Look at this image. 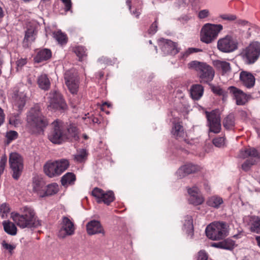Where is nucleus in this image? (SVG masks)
Masks as SVG:
<instances>
[{"mask_svg": "<svg viewBox=\"0 0 260 260\" xmlns=\"http://www.w3.org/2000/svg\"><path fill=\"white\" fill-rule=\"evenodd\" d=\"M27 127L32 133H40L48 125L47 119L42 114L38 104L32 107L27 114Z\"/></svg>", "mask_w": 260, "mask_h": 260, "instance_id": "obj_1", "label": "nucleus"}, {"mask_svg": "<svg viewBox=\"0 0 260 260\" xmlns=\"http://www.w3.org/2000/svg\"><path fill=\"white\" fill-rule=\"evenodd\" d=\"M11 217L14 222L20 228H36L41 225L37 219L34 210L30 207L21 208V213H12Z\"/></svg>", "mask_w": 260, "mask_h": 260, "instance_id": "obj_2", "label": "nucleus"}, {"mask_svg": "<svg viewBox=\"0 0 260 260\" xmlns=\"http://www.w3.org/2000/svg\"><path fill=\"white\" fill-rule=\"evenodd\" d=\"M188 66L189 69L197 72L201 82L207 83L213 80L215 71L213 68L207 63L193 60L190 62Z\"/></svg>", "mask_w": 260, "mask_h": 260, "instance_id": "obj_3", "label": "nucleus"}, {"mask_svg": "<svg viewBox=\"0 0 260 260\" xmlns=\"http://www.w3.org/2000/svg\"><path fill=\"white\" fill-rule=\"evenodd\" d=\"M69 166V162L65 159L55 161H49L44 166V171L46 175L52 178L61 175Z\"/></svg>", "mask_w": 260, "mask_h": 260, "instance_id": "obj_4", "label": "nucleus"}, {"mask_svg": "<svg viewBox=\"0 0 260 260\" xmlns=\"http://www.w3.org/2000/svg\"><path fill=\"white\" fill-rule=\"evenodd\" d=\"M223 29L221 24L206 23L201 30V40L206 44H209L216 40L219 32Z\"/></svg>", "mask_w": 260, "mask_h": 260, "instance_id": "obj_5", "label": "nucleus"}, {"mask_svg": "<svg viewBox=\"0 0 260 260\" xmlns=\"http://www.w3.org/2000/svg\"><path fill=\"white\" fill-rule=\"evenodd\" d=\"M205 232L207 237L213 240L223 239L228 235L226 225L222 222L210 224L206 227Z\"/></svg>", "mask_w": 260, "mask_h": 260, "instance_id": "obj_6", "label": "nucleus"}, {"mask_svg": "<svg viewBox=\"0 0 260 260\" xmlns=\"http://www.w3.org/2000/svg\"><path fill=\"white\" fill-rule=\"evenodd\" d=\"M53 128L48 134L49 140L54 144H59L67 140V134L62 123L56 120L52 123Z\"/></svg>", "mask_w": 260, "mask_h": 260, "instance_id": "obj_7", "label": "nucleus"}, {"mask_svg": "<svg viewBox=\"0 0 260 260\" xmlns=\"http://www.w3.org/2000/svg\"><path fill=\"white\" fill-rule=\"evenodd\" d=\"M64 82L70 92L77 94L79 87V78L77 73L74 69L67 71L64 74Z\"/></svg>", "mask_w": 260, "mask_h": 260, "instance_id": "obj_8", "label": "nucleus"}, {"mask_svg": "<svg viewBox=\"0 0 260 260\" xmlns=\"http://www.w3.org/2000/svg\"><path fill=\"white\" fill-rule=\"evenodd\" d=\"M238 44L237 41L232 36L227 35L218 40L217 47L220 52L231 53L238 49Z\"/></svg>", "mask_w": 260, "mask_h": 260, "instance_id": "obj_9", "label": "nucleus"}, {"mask_svg": "<svg viewBox=\"0 0 260 260\" xmlns=\"http://www.w3.org/2000/svg\"><path fill=\"white\" fill-rule=\"evenodd\" d=\"M9 164L13 171V177L15 179H18L22 171L23 159L20 154L16 152L10 153L9 156Z\"/></svg>", "mask_w": 260, "mask_h": 260, "instance_id": "obj_10", "label": "nucleus"}, {"mask_svg": "<svg viewBox=\"0 0 260 260\" xmlns=\"http://www.w3.org/2000/svg\"><path fill=\"white\" fill-rule=\"evenodd\" d=\"M27 100L24 92L15 91L11 94V102L14 110L21 113L23 110Z\"/></svg>", "mask_w": 260, "mask_h": 260, "instance_id": "obj_11", "label": "nucleus"}, {"mask_svg": "<svg viewBox=\"0 0 260 260\" xmlns=\"http://www.w3.org/2000/svg\"><path fill=\"white\" fill-rule=\"evenodd\" d=\"M48 99L49 102L48 107L51 110H64L66 108V105L62 95L58 91H51L49 93Z\"/></svg>", "mask_w": 260, "mask_h": 260, "instance_id": "obj_12", "label": "nucleus"}, {"mask_svg": "<svg viewBox=\"0 0 260 260\" xmlns=\"http://www.w3.org/2000/svg\"><path fill=\"white\" fill-rule=\"evenodd\" d=\"M245 56L247 58V63H254L260 56V43L253 42L245 50Z\"/></svg>", "mask_w": 260, "mask_h": 260, "instance_id": "obj_13", "label": "nucleus"}, {"mask_svg": "<svg viewBox=\"0 0 260 260\" xmlns=\"http://www.w3.org/2000/svg\"><path fill=\"white\" fill-rule=\"evenodd\" d=\"M206 113L210 132L215 134L219 133L221 129V123L218 112L212 111L211 112H206Z\"/></svg>", "mask_w": 260, "mask_h": 260, "instance_id": "obj_14", "label": "nucleus"}, {"mask_svg": "<svg viewBox=\"0 0 260 260\" xmlns=\"http://www.w3.org/2000/svg\"><path fill=\"white\" fill-rule=\"evenodd\" d=\"M188 202L190 204L198 206L204 202V198L201 193L200 189L196 186L187 187Z\"/></svg>", "mask_w": 260, "mask_h": 260, "instance_id": "obj_15", "label": "nucleus"}, {"mask_svg": "<svg viewBox=\"0 0 260 260\" xmlns=\"http://www.w3.org/2000/svg\"><path fill=\"white\" fill-rule=\"evenodd\" d=\"M92 194L96 199L98 203L103 202L107 205H109L114 199V195L112 191L105 192L97 187L93 189Z\"/></svg>", "mask_w": 260, "mask_h": 260, "instance_id": "obj_16", "label": "nucleus"}, {"mask_svg": "<svg viewBox=\"0 0 260 260\" xmlns=\"http://www.w3.org/2000/svg\"><path fill=\"white\" fill-rule=\"evenodd\" d=\"M74 223L67 217L62 218V225L58 232V237L64 238L68 236L73 235L75 233Z\"/></svg>", "mask_w": 260, "mask_h": 260, "instance_id": "obj_17", "label": "nucleus"}, {"mask_svg": "<svg viewBox=\"0 0 260 260\" xmlns=\"http://www.w3.org/2000/svg\"><path fill=\"white\" fill-rule=\"evenodd\" d=\"M201 167L192 164H187L180 167L176 172V175L179 179L183 178L186 176L196 173L201 170Z\"/></svg>", "mask_w": 260, "mask_h": 260, "instance_id": "obj_18", "label": "nucleus"}, {"mask_svg": "<svg viewBox=\"0 0 260 260\" xmlns=\"http://www.w3.org/2000/svg\"><path fill=\"white\" fill-rule=\"evenodd\" d=\"M158 44L165 54L174 55L179 52L176 44L171 40L161 39L159 40Z\"/></svg>", "mask_w": 260, "mask_h": 260, "instance_id": "obj_19", "label": "nucleus"}, {"mask_svg": "<svg viewBox=\"0 0 260 260\" xmlns=\"http://www.w3.org/2000/svg\"><path fill=\"white\" fill-rule=\"evenodd\" d=\"M259 157L260 156L255 149L250 148L245 150V171L247 168L253 165L256 162V158Z\"/></svg>", "mask_w": 260, "mask_h": 260, "instance_id": "obj_20", "label": "nucleus"}, {"mask_svg": "<svg viewBox=\"0 0 260 260\" xmlns=\"http://www.w3.org/2000/svg\"><path fill=\"white\" fill-rule=\"evenodd\" d=\"M86 230L88 234L90 235L105 234L104 230L98 220H93L88 222L86 224Z\"/></svg>", "mask_w": 260, "mask_h": 260, "instance_id": "obj_21", "label": "nucleus"}, {"mask_svg": "<svg viewBox=\"0 0 260 260\" xmlns=\"http://www.w3.org/2000/svg\"><path fill=\"white\" fill-rule=\"evenodd\" d=\"M33 191L41 198L45 197V190L46 188L45 183L42 178L39 177H35L33 179L32 182Z\"/></svg>", "mask_w": 260, "mask_h": 260, "instance_id": "obj_22", "label": "nucleus"}, {"mask_svg": "<svg viewBox=\"0 0 260 260\" xmlns=\"http://www.w3.org/2000/svg\"><path fill=\"white\" fill-rule=\"evenodd\" d=\"M126 4L128 6L131 14L136 18H138L142 11V1L127 0Z\"/></svg>", "mask_w": 260, "mask_h": 260, "instance_id": "obj_23", "label": "nucleus"}, {"mask_svg": "<svg viewBox=\"0 0 260 260\" xmlns=\"http://www.w3.org/2000/svg\"><path fill=\"white\" fill-rule=\"evenodd\" d=\"M247 226L249 230L260 234V217L256 216H248L246 218Z\"/></svg>", "mask_w": 260, "mask_h": 260, "instance_id": "obj_24", "label": "nucleus"}, {"mask_svg": "<svg viewBox=\"0 0 260 260\" xmlns=\"http://www.w3.org/2000/svg\"><path fill=\"white\" fill-rule=\"evenodd\" d=\"M228 90L229 91L230 93L232 95L233 99L236 101V103L237 105H244V101L243 100L244 92L242 90H240L233 86L229 87Z\"/></svg>", "mask_w": 260, "mask_h": 260, "instance_id": "obj_25", "label": "nucleus"}, {"mask_svg": "<svg viewBox=\"0 0 260 260\" xmlns=\"http://www.w3.org/2000/svg\"><path fill=\"white\" fill-rule=\"evenodd\" d=\"M171 133L177 139L183 138L185 135L182 125L180 122L176 120L173 122Z\"/></svg>", "mask_w": 260, "mask_h": 260, "instance_id": "obj_26", "label": "nucleus"}, {"mask_svg": "<svg viewBox=\"0 0 260 260\" xmlns=\"http://www.w3.org/2000/svg\"><path fill=\"white\" fill-rule=\"evenodd\" d=\"M52 53L50 50L46 48L39 50L34 58L35 62L39 63L47 60L51 58Z\"/></svg>", "mask_w": 260, "mask_h": 260, "instance_id": "obj_27", "label": "nucleus"}, {"mask_svg": "<svg viewBox=\"0 0 260 260\" xmlns=\"http://www.w3.org/2000/svg\"><path fill=\"white\" fill-rule=\"evenodd\" d=\"M204 88L200 84H193L190 87V96L194 100H199L202 96Z\"/></svg>", "mask_w": 260, "mask_h": 260, "instance_id": "obj_28", "label": "nucleus"}, {"mask_svg": "<svg viewBox=\"0 0 260 260\" xmlns=\"http://www.w3.org/2000/svg\"><path fill=\"white\" fill-rule=\"evenodd\" d=\"M213 63L217 69L222 72V75L228 74L231 72L230 63L226 61L216 60L213 61Z\"/></svg>", "mask_w": 260, "mask_h": 260, "instance_id": "obj_29", "label": "nucleus"}, {"mask_svg": "<svg viewBox=\"0 0 260 260\" xmlns=\"http://www.w3.org/2000/svg\"><path fill=\"white\" fill-rule=\"evenodd\" d=\"M235 243L233 240L230 239H227L224 241L214 243L211 246L214 247L231 250L234 248Z\"/></svg>", "mask_w": 260, "mask_h": 260, "instance_id": "obj_30", "label": "nucleus"}, {"mask_svg": "<svg viewBox=\"0 0 260 260\" xmlns=\"http://www.w3.org/2000/svg\"><path fill=\"white\" fill-rule=\"evenodd\" d=\"M37 83L39 87L43 90H47L50 87V81L47 75L42 74L38 76Z\"/></svg>", "mask_w": 260, "mask_h": 260, "instance_id": "obj_31", "label": "nucleus"}, {"mask_svg": "<svg viewBox=\"0 0 260 260\" xmlns=\"http://www.w3.org/2000/svg\"><path fill=\"white\" fill-rule=\"evenodd\" d=\"M223 204L222 198L218 196H213L208 198L207 204L215 209L219 208Z\"/></svg>", "mask_w": 260, "mask_h": 260, "instance_id": "obj_32", "label": "nucleus"}, {"mask_svg": "<svg viewBox=\"0 0 260 260\" xmlns=\"http://www.w3.org/2000/svg\"><path fill=\"white\" fill-rule=\"evenodd\" d=\"M76 180L75 174L71 172L67 173L61 178V182L63 186L67 187L69 185L74 184Z\"/></svg>", "mask_w": 260, "mask_h": 260, "instance_id": "obj_33", "label": "nucleus"}, {"mask_svg": "<svg viewBox=\"0 0 260 260\" xmlns=\"http://www.w3.org/2000/svg\"><path fill=\"white\" fill-rule=\"evenodd\" d=\"M4 231L9 235L14 236L16 235L17 229L15 224L9 221L5 220L3 222Z\"/></svg>", "mask_w": 260, "mask_h": 260, "instance_id": "obj_34", "label": "nucleus"}, {"mask_svg": "<svg viewBox=\"0 0 260 260\" xmlns=\"http://www.w3.org/2000/svg\"><path fill=\"white\" fill-rule=\"evenodd\" d=\"M183 225L186 233L188 235H190L191 237H192L193 235V220L191 216L189 215L185 216Z\"/></svg>", "mask_w": 260, "mask_h": 260, "instance_id": "obj_35", "label": "nucleus"}, {"mask_svg": "<svg viewBox=\"0 0 260 260\" xmlns=\"http://www.w3.org/2000/svg\"><path fill=\"white\" fill-rule=\"evenodd\" d=\"M53 37L60 45H63L67 43V37L66 35L63 33L60 30L53 32Z\"/></svg>", "mask_w": 260, "mask_h": 260, "instance_id": "obj_36", "label": "nucleus"}, {"mask_svg": "<svg viewBox=\"0 0 260 260\" xmlns=\"http://www.w3.org/2000/svg\"><path fill=\"white\" fill-rule=\"evenodd\" d=\"M59 190L58 185L56 183H53L46 186L44 191L45 197L51 196L56 193Z\"/></svg>", "mask_w": 260, "mask_h": 260, "instance_id": "obj_37", "label": "nucleus"}, {"mask_svg": "<svg viewBox=\"0 0 260 260\" xmlns=\"http://www.w3.org/2000/svg\"><path fill=\"white\" fill-rule=\"evenodd\" d=\"M255 79L254 76L245 71V86L248 88L252 87L255 84Z\"/></svg>", "mask_w": 260, "mask_h": 260, "instance_id": "obj_38", "label": "nucleus"}, {"mask_svg": "<svg viewBox=\"0 0 260 260\" xmlns=\"http://www.w3.org/2000/svg\"><path fill=\"white\" fill-rule=\"evenodd\" d=\"M67 134V140H77L78 139V132L77 128L74 126H70L67 131H66Z\"/></svg>", "mask_w": 260, "mask_h": 260, "instance_id": "obj_39", "label": "nucleus"}, {"mask_svg": "<svg viewBox=\"0 0 260 260\" xmlns=\"http://www.w3.org/2000/svg\"><path fill=\"white\" fill-rule=\"evenodd\" d=\"M87 153L85 149H82L78 151L74 155L75 160L78 162H82L86 160Z\"/></svg>", "mask_w": 260, "mask_h": 260, "instance_id": "obj_40", "label": "nucleus"}, {"mask_svg": "<svg viewBox=\"0 0 260 260\" xmlns=\"http://www.w3.org/2000/svg\"><path fill=\"white\" fill-rule=\"evenodd\" d=\"M234 116L233 114H229L224 119L223 124L226 129H231L234 125Z\"/></svg>", "mask_w": 260, "mask_h": 260, "instance_id": "obj_41", "label": "nucleus"}, {"mask_svg": "<svg viewBox=\"0 0 260 260\" xmlns=\"http://www.w3.org/2000/svg\"><path fill=\"white\" fill-rule=\"evenodd\" d=\"M74 51L79 57V59L80 61L86 55V49L83 46H77L75 47L74 49Z\"/></svg>", "mask_w": 260, "mask_h": 260, "instance_id": "obj_42", "label": "nucleus"}, {"mask_svg": "<svg viewBox=\"0 0 260 260\" xmlns=\"http://www.w3.org/2000/svg\"><path fill=\"white\" fill-rule=\"evenodd\" d=\"M19 113L18 112L17 114L11 115L9 117V123L11 125L17 126L21 123V120L19 118Z\"/></svg>", "mask_w": 260, "mask_h": 260, "instance_id": "obj_43", "label": "nucleus"}, {"mask_svg": "<svg viewBox=\"0 0 260 260\" xmlns=\"http://www.w3.org/2000/svg\"><path fill=\"white\" fill-rule=\"evenodd\" d=\"M10 212V208L8 204L3 203L0 206V214L3 218L7 217Z\"/></svg>", "mask_w": 260, "mask_h": 260, "instance_id": "obj_44", "label": "nucleus"}, {"mask_svg": "<svg viewBox=\"0 0 260 260\" xmlns=\"http://www.w3.org/2000/svg\"><path fill=\"white\" fill-rule=\"evenodd\" d=\"M201 51V49L196 48H188L185 52H182L181 53V59H185L187 58L190 54L194 52H198Z\"/></svg>", "mask_w": 260, "mask_h": 260, "instance_id": "obj_45", "label": "nucleus"}, {"mask_svg": "<svg viewBox=\"0 0 260 260\" xmlns=\"http://www.w3.org/2000/svg\"><path fill=\"white\" fill-rule=\"evenodd\" d=\"M213 143L217 147H222L225 145V139L223 137L215 138L213 140Z\"/></svg>", "mask_w": 260, "mask_h": 260, "instance_id": "obj_46", "label": "nucleus"}, {"mask_svg": "<svg viewBox=\"0 0 260 260\" xmlns=\"http://www.w3.org/2000/svg\"><path fill=\"white\" fill-rule=\"evenodd\" d=\"M2 245L4 249L8 250L11 253L16 248L15 244L9 243L6 241H3L2 243Z\"/></svg>", "mask_w": 260, "mask_h": 260, "instance_id": "obj_47", "label": "nucleus"}, {"mask_svg": "<svg viewBox=\"0 0 260 260\" xmlns=\"http://www.w3.org/2000/svg\"><path fill=\"white\" fill-rule=\"evenodd\" d=\"M8 142L10 143L11 141L16 139L18 137V133L14 131H10L6 133V135Z\"/></svg>", "mask_w": 260, "mask_h": 260, "instance_id": "obj_48", "label": "nucleus"}, {"mask_svg": "<svg viewBox=\"0 0 260 260\" xmlns=\"http://www.w3.org/2000/svg\"><path fill=\"white\" fill-rule=\"evenodd\" d=\"M220 18L228 21H233L236 19V16L235 15L230 14H221L220 15Z\"/></svg>", "mask_w": 260, "mask_h": 260, "instance_id": "obj_49", "label": "nucleus"}, {"mask_svg": "<svg viewBox=\"0 0 260 260\" xmlns=\"http://www.w3.org/2000/svg\"><path fill=\"white\" fill-rule=\"evenodd\" d=\"M34 31L32 29H27L25 32L24 39L27 41H32L35 38L34 37Z\"/></svg>", "mask_w": 260, "mask_h": 260, "instance_id": "obj_50", "label": "nucleus"}, {"mask_svg": "<svg viewBox=\"0 0 260 260\" xmlns=\"http://www.w3.org/2000/svg\"><path fill=\"white\" fill-rule=\"evenodd\" d=\"M245 29L247 30V37H249L254 31L255 28L254 26H251L250 23L245 21Z\"/></svg>", "mask_w": 260, "mask_h": 260, "instance_id": "obj_51", "label": "nucleus"}, {"mask_svg": "<svg viewBox=\"0 0 260 260\" xmlns=\"http://www.w3.org/2000/svg\"><path fill=\"white\" fill-rule=\"evenodd\" d=\"M211 90L213 93L218 95H221L225 91V90H223L222 88L219 86H211Z\"/></svg>", "mask_w": 260, "mask_h": 260, "instance_id": "obj_52", "label": "nucleus"}, {"mask_svg": "<svg viewBox=\"0 0 260 260\" xmlns=\"http://www.w3.org/2000/svg\"><path fill=\"white\" fill-rule=\"evenodd\" d=\"M27 63V59L26 58H20L18 59L16 61L17 65V70L19 71L23 66L26 64Z\"/></svg>", "mask_w": 260, "mask_h": 260, "instance_id": "obj_53", "label": "nucleus"}, {"mask_svg": "<svg viewBox=\"0 0 260 260\" xmlns=\"http://www.w3.org/2000/svg\"><path fill=\"white\" fill-rule=\"evenodd\" d=\"M157 20L156 19L155 21L152 24L151 26L148 29V34L150 35H154L157 31Z\"/></svg>", "mask_w": 260, "mask_h": 260, "instance_id": "obj_54", "label": "nucleus"}, {"mask_svg": "<svg viewBox=\"0 0 260 260\" xmlns=\"http://www.w3.org/2000/svg\"><path fill=\"white\" fill-rule=\"evenodd\" d=\"M208 255L204 250H200L198 252L197 260H207Z\"/></svg>", "mask_w": 260, "mask_h": 260, "instance_id": "obj_55", "label": "nucleus"}, {"mask_svg": "<svg viewBox=\"0 0 260 260\" xmlns=\"http://www.w3.org/2000/svg\"><path fill=\"white\" fill-rule=\"evenodd\" d=\"M209 15V11L207 9H204L200 11L198 14V17L200 19H204Z\"/></svg>", "mask_w": 260, "mask_h": 260, "instance_id": "obj_56", "label": "nucleus"}, {"mask_svg": "<svg viewBox=\"0 0 260 260\" xmlns=\"http://www.w3.org/2000/svg\"><path fill=\"white\" fill-rule=\"evenodd\" d=\"M65 5V10L66 11L70 10L72 7V3L71 0H61Z\"/></svg>", "mask_w": 260, "mask_h": 260, "instance_id": "obj_57", "label": "nucleus"}, {"mask_svg": "<svg viewBox=\"0 0 260 260\" xmlns=\"http://www.w3.org/2000/svg\"><path fill=\"white\" fill-rule=\"evenodd\" d=\"M5 115L3 110L0 107V126L3 124L5 121Z\"/></svg>", "mask_w": 260, "mask_h": 260, "instance_id": "obj_58", "label": "nucleus"}, {"mask_svg": "<svg viewBox=\"0 0 260 260\" xmlns=\"http://www.w3.org/2000/svg\"><path fill=\"white\" fill-rule=\"evenodd\" d=\"M221 96H222V100L223 101H225L226 100L227 98H228V92L225 91L223 94L221 95Z\"/></svg>", "mask_w": 260, "mask_h": 260, "instance_id": "obj_59", "label": "nucleus"}, {"mask_svg": "<svg viewBox=\"0 0 260 260\" xmlns=\"http://www.w3.org/2000/svg\"><path fill=\"white\" fill-rule=\"evenodd\" d=\"M4 16V11L3 8L0 6V19H2Z\"/></svg>", "mask_w": 260, "mask_h": 260, "instance_id": "obj_60", "label": "nucleus"}, {"mask_svg": "<svg viewBox=\"0 0 260 260\" xmlns=\"http://www.w3.org/2000/svg\"><path fill=\"white\" fill-rule=\"evenodd\" d=\"M99 60L100 61H103V62H105L106 63H108V59L106 58V57H102L100 59H99Z\"/></svg>", "mask_w": 260, "mask_h": 260, "instance_id": "obj_61", "label": "nucleus"}, {"mask_svg": "<svg viewBox=\"0 0 260 260\" xmlns=\"http://www.w3.org/2000/svg\"><path fill=\"white\" fill-rule=\"evenodd\" d=\"M251 98V96L250 95L248 94V95H247L246 94H245V98H244V99H245V101H248V100H249Z\"/></svg>", "mask_w": 260, "mask_h": 260, "instance_id": "obj_62", "label": "nucleus"}, {"mask_svg": "<svg viewBox=\"0 0 260 260\" xmlns=\"http://www.w3.org/2000/svg\"><path fill=\"white\" fill-rule=\"evenodd\" d=\"M240 79L241 81H244V71H242L240 72Z\"/></svg>", "mask_w": 260, "mask_h": 260, "instance_id": "obj_63", "label": "nucleus"}, {"mask_svg": "<svg viewBox=\"0 0 260 260\" xmlns=\"http://www.w3.org/2000/svg\"><path fill=\"white\" fill-rule=\"evenodd\" d=\"M256 240L257 241L258 246L260 247V236H257L256 237Z\"/></svg>", "mask_w": 260, "mask_h": 260, "instance_id": "obj_64", "label": "nucleus"}]
</instances>
